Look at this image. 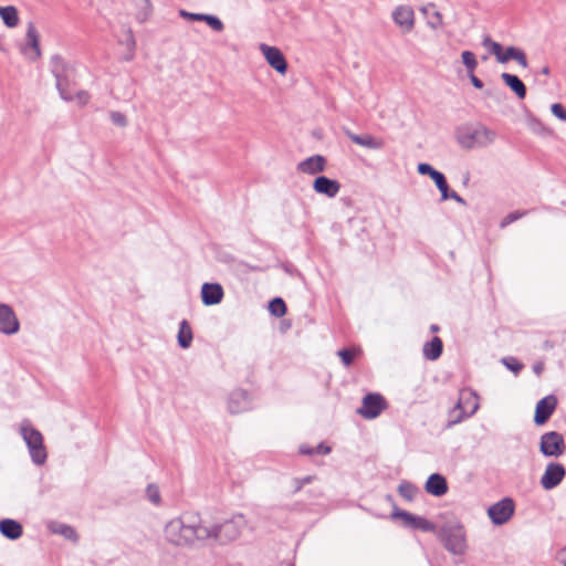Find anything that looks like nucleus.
Listing matches in <instances>:
<instances>
[{
	"label": "nucleus",
	"mask_w": 566,
	"mask_h": 566,
	"mask_svg": "<svg viewBox=\"0 0 566 566\" xmlns=\"http://www.w3.org/2000/svg\"><path fill=\"white\" fill-rule=\"evenodd\" d=\"M211 531L202 523L200 515L188 512L165 524L164 538L174 547H195L210 539Z\"/></svg>",
	"instance_id": "1"
},
{
	"label": "nucleus",
	"mask_w": 566,
	"mask_h": 566,
	"mask_svg": "<svg viewBox=\"0 0 566 566\" xmlns=\"http://www.w3.org/2000/svg\"><path fill=\"white\" fill-rule=\"evenodd\" d=\"M458 144L464 149L483 148L494 143L495 132L482 124H465L455 132Z\"/></svg>",
	"instance_id": "2"
},
{
	"label": "nucleus",
	"mask_w": 566,
	"mask_h": 566,
	"mask_svg": "<svg viewBox=\"0 0 566 566\" xmlns=\"http://www.w3.org/2000/svg\"><path fill=\"white\" fill-rule=\"evenodd\" d=\"M51 72L55 77V86L59 91L61 98L65 102L73 101V93L70 90L75 77V69L70 63L65 62L60 55L51 57Z\"/></svg>",
	"instance_id": "3"
},
{
	"label": "nucleus",
	"mask_w": 566,
	"mask_h": 566,
	"mask_svg": "<svg viewBox=\"0 0 566 566\" xmlns=\"http://www.w3.org/2000/svg\"><path fill=\"white\" fill-rule=\"evenodd\" d=\"M245 527L247 520L243 514H235L221 524L207 525L208 531L212 533L210 539H214L220 544L238 539Z\"/></svg>",
	"instance_id": "4"
},
{
	"label": "nucleus",
	"mask_w": 566,
	"mask_h": 566,
	"mask_svg": "<svg viewBox=\"0 0 566 566\" xmlns=\"http://www.w3.org/2000/svg\"><path fill=\"white\" fill-rule=\"evenodd\" d=\"M20 434L29 449L33 463L36 465L44 464L48 453L43 443L42 433L25 419L20 424Z\"/></svg>",
	"instance_id": "5"
},
{
	"label": "nucleus",
	"mask_w": 566,
	"mask_h": 566,
	"mask_svg": "<svg viewBox=\"0 0 566 566\" xmlns=\"http://www.w3.org/2000/svg\"><path fill=\"white\" fill-rule=\"evenodd\" d=\"M479 409V397L472 390H462L454 408L449 413L447 428L461 422L464 418L474 415Z\"/></svg>",
	"instance_id": "6"
},
{
	"label": "nucleus",
	"mask_w": 566,
	"mask_h": 566,
	"mask_svg": "<svg viewBox=\"0 0 566 566\" xmlns=\"http://www.w3.org/2000/svg\"><path fill=\"white\" fill-rule=\"evenodd\" d=\"M482 45L486 48L501 64H505L510 60H514L522 67H527L528 65L525 52L516 46H509L505 51H503L502 45L499 42L493 41L490 36H485L483 39Z\"/></svg>",
	"instance_id": "7"
},
{
	"label": "nucleus",
	"mask_w": 566,
	"mask_h": 566,
	"mask_svg": "<svg viewBox=\"0 0 566 566\" xmlns=\"http://www.w3.org/2000/svg\"><path fill=\"white\" fill-rule=\"evenodd\" d=\"M439 536L447 551L454 555H462L465 552V534L460 525L447 526L441 528Z\"/></svg>",
	"instance_id": "8"
},
{
	"label": "nucleus",
	"mask_w": 566,
	"mask_h": 566,
	"mask_svg": "<svg viewBox=\"0 0 566 566\" xmlns=\"http://www.w3.org/2000/svg\"><path fill=\"white\" fill-rule=\"evenodd\" d=\"M566 450L565 439L557 431L545 432L541 436L539 451L544 457L558 458Z\"/></svg>",
	"instance_id": "9"
},
{
	"label": "nucleus",
	"mask_w": 566,
	"mask_h": 566,
	"mask_svg": "<svg viewBox=\"0 0 566 566\" xmlns=\"http://www.w3.org/2000/svg\"><path fill=\"white\" fill-rule=\"evenodd\" d=\"M388 407L385 398L378 392H369L364 396L361 407L357 409V413L364 419H375Z\"/></svg>",
	"instance_id": "10"
},
{
	"label": "nucleus",
	"mask_w": 566,
	"mask_h": 566,
	"mask_svg": "<svg viewBox=\"0 0 566 566\" xmlns=\"http://www.w3.org/2000/svg\"><path fill=\"white\" fill-rule=\"evenodd\" d=\"M514 502L510 497H505L497 503L491 505L488 509V515L495 525H503L507 521L511 520V517L514 514Z\"/></svg>",
	"instance_id": "11"
},
{
	"label": "nucleus",
	"mask_w": 566,
	"mask_h": 566,
	"mask_svg": "<svg viewBox=\"0 0 566 566\" xmlns=\"http://www.w3.org/2000/svg\"><path fill=\"white\" fill-rule=\"evenodd\" d=\"M391 517L402 520L403 525L412 530H421L423 532H433L436 530V525L432 522L407 511H394Z\"/></svg>",
	"instance_id": "12"
},
{
	"label": "nucleus",
	"mask_w": 566,
	"mask_h": 566,
	"mask_svg": "<svg viewBox=\"0 0 566 566\" xmlns=\"http://www.w3.org/2000/svg\"><path fill=\"white\" fill-rule=\"evenodd\" d=\"M25 45L22 48V54L31 61L41 56L40 35L33 22H29L25 33Z\"/></svg>",
	"instance_id": "13"
},
{
	"label": "nucleus",
	"mask_w": 566,
	"mask_h": 566,
	"mask_svg": "<svg viewBox=\"0 0 566 566\" xmlns=\"http://www.w3.org/2000/svg\"><path fill=\"white\" fill-rule=\"evenodd\" d=\"M260 51L271 67L282 75L286 73L287 62L280 49L262 43L260 44Z\"/></svg>",
	"instance_id": "14"
},
{
	"label": "nucleus",
	"mask_w": 566,
	"mask_h": 566,
	"mask_svg": "<svg viewBox=\"0 0 566 566\" xmlns=\"http://www.w3.org/2000/svg\"><path fill=\"white\" fill-rule=\"evenodd\" d=\"M19 329L20 323L13 310L0 303V333L10 336L17 334Z\"/></svg>",
	"instance_id": "15"
},
{
	"label": "nucleus",
	"mask_w": 566,
	"mask_h": 566,
	"mask_svg": "<svg viewBox=\"0 0 566 566\" xmlns=\"http://www.w3.org/2000/svg\"><path fill=\"white\" fill-rule=\"evenodd\" d=\"M565 474L566 470L560 463H548L541 478V485L545 490H552L563 481Z\"/></svg>",
	"instance_id": "16"
},
{
	"label": "nucleus",
	"mask_w": 566,
	"mask_h": 566,
	"mask_svg": "<svg viewBox=\"0 0 566 566\" xmlns=\"http://www.w3.org/2000/svg\"><path fill=\"white\" fill-rule=\"evenodd\" d=\"M392 20L403 32H410L415 27V12L409 6H398L392 11Z\"/></svg>",
	"instance_id": "17"
},
{
	"label": "nucleus",
	"mask_w": 566,
	"mask_h": 566,
	"mask_svg": "<svg viewBox=\"0 0 566 566\" xmlns=\"http://www.w3.org/2000/svg\"><path fill=\"white\" fill-rule=\"evenodd\" d=\"M326 165L327 160L324 156L313 155L300 161L296 166V169L302 174L317 175L319 172L325 171Z\"/></svg>",
	"instance_id": "18"
},
{
	"label": "nucleus",
	"mask_w": 566,
	"mask_h": 566,
	"mask_svg": "<svg viewBox=\"0 0 566 566\" xmlns=\"http://www.w3.org/2000/svg\"><path fill=\"white\" fill-rule=\"evenodd\" d=\"M313 189L318 195H324L327 198H335L340 190V184L335 179L318 176L313 182Z\"/></svg>",
	"instance_id": "19"
},
{
	"label": "nucleus",
	"mask_w": 566,
	"mask_h": 566,
	"mask_svg": "<svg viewBox=\"0 0 566 566\" xmlns=\"http://www.w3.org/2000/svg\"><path fill=\"white\" fill-rule=\"evenodd\" d=\"M557 400L554 396H547L541 399L535 409L534 422L536 424L545 423L556 408Z\"/></svg>",
	"instance_id": "20"
},
{
	"label": "nucleus",
	"mask_w": 566,
	"mask_h": 566,
	"mask_svg": "<svg viewBox=\"0 0 566 566\" xmlns=\"http://www.w3.org/2000/svg\"><path fill=\"white\" fill-rule=\"evenodd\" d=\"M346 136L356 145L361 147L378 150L385 145L384 140L379 137H375L370 134L357 135L350 130H346Z\"/></svg>",
	"instance_id": "21"
},
{
	"label": "nucleus",
	"mask_w": 566,
	"mask_h": 566,
	"mask_svg": "<svg viewBox=\"0 0 566 566\" xmlns=\"http://www.w3.org/2000/svg\"><path fill=\"white\" fill-rule=\"evenodd\" d=\"M250 402L247 391L242 389L233 390L228 399V410L232 415L240 413L249 409Z\"/></svg>",
	"instance_id": "22"
},
{
	"label": "nucleus",
	"mask_w": 566,
	"mask_h": 566,
	"mask_svg": "<svg viewBox=\"0 0 566 566\" xmlns=\"http://www.w3.org/2000/svg\"><path fill=\"white\" fill-rule=\"evenodd\" d=\"M424 489L431 495L442 496L448 492L447 480L441 474L433 473L428 478Z\"/></svg>",
	"instance_id": "23"
},
{
	"label": "nucleus",
	"mask_w": 566,
	"mask_h": 566,
	"mask_svg": "<svg viewBox=\"0 0 566 566\" xmlns=\"http://www.w3.org/2000/svg\"><path fill=\"white\" fill-rule=\"evenodd\" d=\"M0 533L8 539L15 541L23 534L21 523L12 518H3L0 521Z\"/></svg>",
	"instance_id": "24"
},
{
	"label": "nucleus",
	"mask_w": 566,
	"mask_h": 566,
	"mask_svg": "<svg viewBox=\"0 0 566 566\" xmlns=\"http://www.w3.org/2000/svg\"><path fill=\"white\" fill-rule=\"evenodd\" d=\"M201 298L205 305H214L223 297L222 285H201Z\"/></svg>",
	"instance_id": "25"
},
{
	"label": "nucleus",
	"mask_w": 566,
	"mask_h": 566,
	"mask_svg": "<svg viewBox=\"0 0 566 566\" xmlns=\"http://www.w3.org/2000/svg\"><path fill=\"white\" fill-rule=\"evenodd\" d=\"M502 81L516 94L520 99L526 96V86L518 76L511 73H502Z\"/></svg>",
	"instance_id": "26"
},
{
	"label": "nucleus",
	"mask_w": 566,
	"mask_h": 566,
	"mask_svg": "<svg viewBox=\"0 0 566 566\" xmlns=\"http://www.w3.org/2000/svg\"><path fill=\"white\" fill-rule=\"evenodd\" d=\"M193 339L191 326L187 319H184L179 324V331L177 335L178 345L181 348L190 347Z\"/></svg>",
	"instance_id": "27"
},
{
	"label": "nucleus",
	"mask_w": 566,
	"mask_h": 566,
	"mask_svg": "<svg viewBox=\"0 0 566 566\" xmlns=\"http://www.w3.org/2000/svg\"><path fill=\"white\" fill-rule=\"evenodd\" d=\"M443 344L439 337H433L423 345V356L429 360L438 359L442 354Z\"/></svg>",
	"instance_id": "28"
},
{
	"label": "nucleus",
	"mask_w": 566,
	"mask_h": 566,
	"mask_svg": "<svg viewBox=\"0 0 566 566\" xmlns=\"http://www.w3.org/2000/svg\"><path fill=\"white\" fill-rule=\"evenodd\" d=\"M0 17L7 28L13 29L19 24V13L14 6L2 7Z\"/></svg>",
	"instance_id": "29"
},
{
	"label": "nucleus",
	"mask_w": 566,
	"mask_h": 566,
	"mask_svg": "<svg viewBox=\"0 0 566 566\" xmlns=\"http://www.w3.org/2000/svg\"><path fill=\"white\" fill-rule=\"evenodd\" d=\"M526 125L530 130L539 136H545L551 133L544 123L532 114L526 115Z\"/></svg>",
	"instance_id": "30"
},
{
	"label": "nucleus",
	"mask_w": 566,
	"mask_h": 566,
	"mask_svg": "<svg viewBox=\"0 0 566 566\" xmlns=\"http://www.w3.org/2000/svg\"><path fill=\"white\" fill-rule=\"evenodd\" d=\"M269 311L275 317H282L286 313V306L281 297H275L269 303Z\"/></svg>",
	"instance_id": "31"
},
{
	"label": "nucleus",
	"mask_w": 566,
	"mask_h": 566,
	"mask_svg": "<svg viewBox=\"0 0 566 566\" xmlns=\"http://www.w3.org/2000/svg\"><path fill=\"white\" fill-rule=\"evenodd\" d=\"M52 532L53 533H56V534H60L62 536H64L65 538H69V539H75L76 538V533L74 531V528L70 525H66V524H54L52 527H51Z\"/></svg>",
	"instance_id": "32"
},
{
	"label": "nucleus",
	"mask_w": 566,
	"mask_h": 566,
	"mask_svg": "<svg viewBox=\"0 0 566 566\" xmlns=\"http://www.w3.org/2000/svg\"><path fill=\"white\" fill-rule=\"evenodd\" d=\"M360 353V349H339L337 352L338 357L342 359V363L345 367H348L352 365L354 358Z\"/></svg>",
	"instance_id": "33"
},
{
	"label": "nucleus",
	"mask_w": 566,
	"mask_h": 566,
	"mask_svg": "<svg viewBox=\"0 0 566 566\" xmlns=\"http://www.w3.org/2000/svg\"><path fill=\"white\" fill-rule=\"evenodd\" d=\"M462 62L465 65L468 73H473L478 66V61L475 55L471 51H463L461 54Z\"/></svg>",
	"instance_id": "34"
},
{
	"label": "nucleus",
	"mask_w": 566,
	"mask_h": 566,
	"mask_svg": "<svg viewBox=\"0 0 566 566\" xmlns=\"http://www.w3.org/2000/svg\"><path fill=\"white\" fill-rule=\"evenodd\" d=\"M124 43L127 48V53L124 55V60L130 61L134 59L136 45L135 39L130 31L127 32Z\"/></svg>",
	"instance_id": "35"
},
{
	"label": "nucleus",
	"mask_w": 566,
	"mask_h": 566,
	"mask_svg": "<svg viewBox=\"0 0 566 566\" xmlns=\"http://www.w3.org/2000/svg\"><path fill=\"white\" fill-rule=\"evenodd\" d=\"M484 94L496 104H502L505 101V93L497 87H489L485 90Z\"/></svg>",
	"instance_id": "36"
},
{
	"label": "nucleus",
	"mask_w": 566,
	"mask_h": 566,
	"mask_svg": "<svg viewBox=\"0 0 566 566\" xmlns=\"http://www.w3.org/2000/svg\"><path fill=\"white\" fill-rule=\"evenodd\" d=\"M428 25L432 29V30H438L440 28L443 27V18H442V14L437 11L436 9L430 13V15L428 17Z\"/></svg>",
	"instance_id": "37"
},
{
	"label": "nucleus",
	"mask_w": 566,
	"mask_h": 566,
	"mask_svg": "<svg viewBox=\"0 0 566 566\" xmlns=\"http://www.w3.org/2000/svg\"><path fill=\"white\" fill-rule=\"evenodd\" d=\"M431 179L434 181V184H436L437 188L439 189V191L441 192V195L446 196V190L449 188V186H448L444 175L437 170L432 175Z\"/></svg>",
	"instance_id": "38"
},
{
	"label": "nucleus",
	"mask_w": 566,
	"mask_h": 566,
	"mask_svg": "<svg viewBox=\"0 0 566 566\" xmlns=\"http://www.w3.org/2000/svg\"><path fill=\"white\" fill-rule=\"evenodd\" d=\"M147 499L155 505L160 504V492L159 488L155 484H149L146 489Z\"/></svg>",
	"instance_id": "39"
},
{
	"label": "nucleus",
	"mask_w": 566,
	"mask_h": 566,
	"mask_svg": "<svg viewBox=\"0 0 566 566\" xmlns=\"http://www.w3.org/2000/svg\"><path fill=\"white\" fill-rule=\"evenodd\" d=\"M205 22L216 32H221L224 29L223 22L212 14H207Z\"/></svg>",
	"instance_id": "40"
},
{
	"label": "nucleus",
	"mask_w": 566,
	"mask_h": 566,
	"mask_svg": "<svg viewBox=\"0 0 566 566\" xmlns=\"http://www.w3.org/2000/svg\"><path fill=\"white\" fill-rule=\"evenodd\" d=\"M525 211H513L511 213H509L505 218L502 219V221L500 222V228L504 229L505 227H507L509 224L517 221L518 219H521L522 217L525 216Z\"/></svg>",
	"instance_id": "41"
},
{
	"label": "nucleus",
	"mask_w": 566,
	"mask_h": 566,
	"mask_svg": "<svg viewBox=\"0 0 566 566\" xmlns=\"http://www.w3.org/2000/svg\"><path fill=\"white\" fill-rule=\"evenodd\" d=\"M502 363L515 375H517L523 369V365L518 363L517 359L514 357L503 358Z\"/></svg>",
	"instance_id": "42"
},
{
	"label": "nucleus",
	"mask_w": 566,
	"mask_h": 566,
	"mask_svg": "<svg viewBox=\"0 0 566 566\" xmlns=\"http://www.w3.org/2000/svg\"><path fill=\"white\" fill-rule=\"evenodd\" d=\"M398 491L402 497L408 500H411L416 493L415 488L410 483H401Z\"/></svg>",
	"instance_id": "43"
},
{
	"label": "nucleus",
	"mask_w": 566,
	"mask_h": 566,
	"mask_svg": "<svg viewBox=\"0 0 566 566\" xmlns=\"http://www.w3.org/2000/svg\"><path fill=\"white\" fill-rule=\"evenodd\" d=\"M111 120L114 125L118 127H125L127 125V118L126 116L120 112H112L111 113Z\"/></svg>",
	"instance_id": "44"
},
{
	"label": "nucleus",
	"mask_w": 566,
	"mask_h": 566,
	"mask_svg": "<svg viewBox=\"0 0 566 566\" xmlns=\"http://www.w3.org/2000/svg\"><path fill=\"white\" fill-rule=\"evenodd\" d=\"M551 111L554 116H556L558 119L566 122V109L565 107L559 103H554L551 106Z\"/></svg>",
	"instance_id": "45"
},
{
	"label": "nucleus",
	"mask_w": 566,
	"mask_h": 566,
	"mask_svg": "<svg viewBox=\"0 0 566 566\" xmlns=\"http://www.w3.org/2000/svg\"><path fill=\"white\" fill-rule=\"evenodd\" d=\"M91 96L86 91H78L76 94H73V101H75L80 106H85Z\"/></svg>",
	"instance_id": "46"
},
{
	"label": "nucleus",
	"mask_w": 566,
	"mask_h": 566,
	"mask_svg": "<svg viewBox=\"0 0 566 566\" xmlns=\"http://www.w3.org/2000/svg\"><path fill=\"white\" fill-rule=\"evenodd\" d=\"M441 199L442 200L451 199L460 205H463V206L467 205L465 200L461 196H459L455 191H450L449 188L446 190V196L441 195Z\"/></svg>",
	"instance_id": "47"
},
{
	"label": "nucleus",
	"mask_w": 566,
	"mask_h": 566,
	"mask_svg": "<svg viewBox=\"0 0 566 566\" xmlns=\"http://www.w3.org/2000/svg\"><path fill=\"white\" fill-rule=\"evenodd\" d=\"M417 170L420 175H427L429 176L430 178L432 177V175L437 171L431 165L429 164H426V163H421L418 165L417 167Z\"/></svg>",
	"instance_id": "48"
},
{
	"label": "nucleus",
	"mask_w": 566,
	"mask_h": 566,
	"mask_svg": "<svg viewBox=\"0 0 566 566\" xmlns=\"http://www.w3.org/2000/svg\"><path fill=\"white\" fill-rule=\"evenodd\" d=\"M314 476L312 475H307L303 479H295L294 480V483H295V490L294 492H298L305 484H308L313 481Z\"/></svg>",
	"instance_id": "49"
},
{
	"label": "nucleus",
	"mask_w": 566,
	"mask_h": 566,
	"mask_svg": "<svg viewBox=\"0 0 566 566\" xmlns=\"http://www.w3.org/2000/svg\"><path fill=\"white\" fill-rule=\"evenodd\" d=\"M181 14L193 21H202L205 22L207 14L206 13H190L186 11H181Z\"/></svg>",
	"instance_id": "50"
},
{
	"label": "nucleus",
	"mask_w": 566,
	"mask_h": 566,
	"mask_svg": "<svg viewBox=\"0 0 566 566\" xmlns=\"http://www.w3.org/2000/svg\"><path fill=\"white\" fill-rule=\"evenodd\" d=\"M469 76H470V81H471L472 85H473L475 88H479V90H480V88H482V87H483V83H482V81H481L479 77H476V76L474 75V72H473V73H469Z\"/></svg>",
	"instance_id": "51"
},
{
	"label": "nucleus",
	"mask_w": 566,
	"mask_h": 566,
	"mask_svg": "<svg viewBox=\"0 0 566 566\" xmlns=\"http://www.w3.org/2000/svg\"><path fill=\"white\" fill-rule=\"evenodd\" d=\"M331 452V447L324 444V443H319L316 448H315V453H319V454H328Z\"/></svg>",
	"instance_id": "52"
},
{
	"label": "nucleus",
	"mask_w": 566,
	"mask_h": 566,
	"mask_svg": "<svg viewBox=\"0 0 566 566\" xmlns=\"http://www.w3.org/2000/svg\"><path fill=\"white\" fill-rule=\"evenodd\" d=\"M300 452L305 455H313V454H315V448H312L308 446H301Z\"/></svg>",
	"instance_id": "53"
},
{
	"label": "nucleus",
	"mask_w": 566,
	"mask_h": 566,
	"mask_svg": "<svg viewBox=\"0 0 566 566\" xmlns=\"http://www.w3.org/2000/svg\"><path fill=\"white\" fill-rule=\"evenodd\" d=\"M436 6L433 3H428L421 8V12L426 15H430V13L434 10Z\"/></svg>",
	"instance_id": "54"
},
{
	"label": "nucleus",
	"mask_w": 566,
	"mask_h": 566,
	"mask_svg": "<svg viewBox=\"0 0 566 566\" xmlns=\"http://www.w3.org/2000/svg\"><path fill=\"white\" fill-rule=\"evenodd\" d=\"M136 1H137V3L145 7L146 11L144 12V17H143V19H145L149 13V8H150L149 1L148 0H136Z\"/></svg>",
	"instance_id": "55"
},
{
	"label": "nucleus",
	"mask_w": 566,
	"mask_h": 566,
	"mask_svg": "<svg viewBox=\"0 0 566 566\" xmlns=\"http://www.w3.org/2000/svg\"><path fill=\"white\" fill-rule=\"evenodd\" d=\"M544 370V364L538 361L536 364L533 365V371L536 374V375H541Z\"/></svg>",
	"instance_id": "56"
},
{
	"label": "nucleus",
	"mask_w": 566,
	"mask_h": 566,
	"mask_svg": "<svg viewBox=\"0 0 566 566\" xmlns=\"http://www.w3.org/2000/svg\"><path fill=\"white\" fill-rule=\"evenodd\" d=\"M541 73H542L543 75H546V76H547V75H549V73H551L549 66H547V65H546V66H544V67L542 69V71H541Z\"/></svg>",
	"instance_id": "57"
},
{
	"label": "nucleus",
	"mask_w": 566,
	"mask_h": 566,
	"mask_svg": "<svg viewBox=\"0 0 566 566\" xmlns=\"http://www.w3.org/2000/svg\"><path fill=\"white\" fill-rule=\"evenodd\" d=\"M430 329L432 332H438L439 331V327L437 325H431Z\"/></svg>",
	"instance_id": "58"
},
{
	"label": "nucleus",
	"mask_w": 566,
	"mask_h": 566,
	"mask_svg": "<svg viewBox=\"0 0 566 566\" xmlns=\"http://www.w3.org/2000/svg\"><path fill=\"white\" fill-rule=\"evenodd\" d=\"M285 566H291L290 564H286Z\"/></svg>",
	"instance_id": "59"
},
{
	"label": "nucleus",
	"mask_w": 566,
	"mask_h": 566,
	"mask_svg": "<svg viewBox=\"0 0 566 566\" xmlns=\"http://www.w3.org/2000/svg\"><path fill=\"white\" fill-rule=\"evenodd\" d=\"M2 9V7L0 6V10Z\"/></svg>",
	"instance_id": "60"
},
{
	"label": "nucleus",
	"mask_w": 566,
	"mask_h": 566,
	"mask_svg": "<svg viewBox=\"0 0 566 566\" xmlns=\"http://www.w3.org/2000/svg\"><path fill=\"white\" fill-rule=\"evenodd\" d=\"M564 566H566V563H565V565H564Z\"/></svg>",
	"instance_id": "61"
}]
</instances>
